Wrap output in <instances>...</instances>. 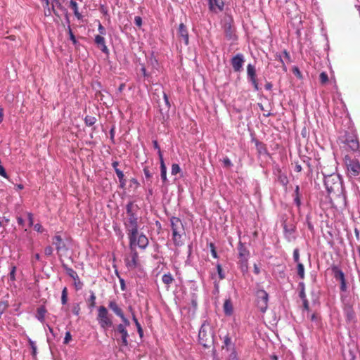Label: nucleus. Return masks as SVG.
Returning a JSON list of instances; mask_svg holds the SVG:
<instances>
[{
    "instance_id": "obj_1",
    "label": "nucleus",
    "mask_w": 360,
    "mask_h": 360,
    "mask_svg": "<svg viewBox=\"0 0 360 360\" xmlns=\"http://www.w3.org/2000/svg\"><path fill=\"white\" fill-rule=\"evenodd\" d=\"M324 185L329 194H334L342 203L346 205L345 189L340 176L337 174H332L324 176Z\"/></svg>"
},
{
    "instance_id": "obj_2",
    "label": "nucleus",
    "mask_w": 360,
    "mask_h": 360,
    "mask_svg": "<svg viewBox=\"0 0 360 360\" xmlns=\"http://www.w3.org/2000/svg\"><path fill=\"white\" fill-rule=\"evenodd\" d=\"M138 206L133 202H129L126 205V216L123 224L127 236L134 235L139 231V217L137 215Z\"/></svg>"
},
{
    "instance_id": "obj_3",
    "label": "nucleus",
    "mask_w": 360,
    "mask_h": 360,
    "mask_svg": "<svg viewBox=\"0 0 360 360\" xmlns=\"http://www.w3.org/2000/svg\"><path fill=\"white\" fill-rule=\"evenodd\" d=\"M213 330L207 321H205L199 330L198 338L200 343L205 347H207L209 343L213 340Z\"/></svg>"
},
{
    "instance_id": "obj_4",
    "label": "nucleus",
    "mask_w": 360,
    "mask_h": 360,
    "mask_svg": "<svg viewBox=\"0 0 360 360\" xmlns=\"http://www.w3.org/2000/svg\"><path fill=\"white\" fill-rule=\"evenodd\" d=\"M128 238L131 250H134L135 246H138L139 248L144 250L148 245L149 241L148 238L143 233H139V231L132 236L129 235Z\"/></svg>"
},
{
    "instance_id": "obj_5",
    "label": "nucleus",
    "mask_w": 360,
    "mask_h": 360,
    "mask_svg": "<svg viewBox=\"0 0 360 360\" xmlns=\"http://www.w3.org/2000/svg\"><path fill=\"white\" fill-rule=\"evenodd\" d=\"M97 321L100 327L106 330L112 326V321L110 318L108 309L104 306H100L98 308Z\"/></svg>"
},
{
    "instance_id": "obj_6",
    "label": "nucleus",
    "mask_w": 360,
    "mask_h": 360,
    "mask_svg": "<svg viewBox=\"0 0 360 360\" xmlns=\"http://www.w3.org/2000/svg\"><path fill=\"white\" fill-rule=\"evenodd\" d=\"M269 295L264 290H258L256 292L257 307L262 312H265L268 307Z\"/></svg>"
},
{
    "instance_id": "obj_7",
    "label": "nucleus",
    "mask_w": 360,
    "mask_h": 360,
    "mask_svg": "<svg viewBox=\"0 0 360 360\" xmlns=\"http://www.w3.org/2000/svg\"><path fill=\"white\" fill-rule=\"evenodd\" d=\"M115 333V335H117V334L120 335L122 345L124 346V347H127L129 345L128 338L129 337V335L128 333L127 328H125L124 326H122V325L118 324L116 326Z\"/></svg>"
},
{
    "instance_id": "obj_8",
    "label": "nucleus",
    "mask_w": 360,
    "mask_h": 360,
    "mask_svg": "<svg viewBox=\"0 0 360 360\" xmlns=\"http://www.w3.org/2000/svg\"><path fill=\"white\" fill-rule=\"evenodd\" d=\"M245 63V58L242 53H237L231 60V65L235 72H240Z\"/></svg>"
},
{
    "instance_id": "obj_9",
    "label": "nucleus",
    "mask_w": 360,
    "mask_h": 360,
    "mask_svg": "<svg viewBox=\"0 0 360 360\" xmlns=\"http://www.w3.org/2000/svg\"><path fill=\"white\" fill-rule=\"evenodd\" d=\"M247 75L248 79L253 85L255 89L257 91L259 89V86L256 79V70L255 66L252 64H248L247 66Z\"/></svg>"
},
{
    "instance_id": "obj_10",
    "label": "nucleus",
    "mask_w": 360,
    "mask_h": 360,
    "mask_svg": "<svg viewBox=\"0 0 360 360\" xmlns=\"http://www.w3.org/2000/svg\"><path fill=\"white\" fill-rule=\"evenodd\" d=\"M138 252L132 249L130 256L125 259V264L129 269H134L137 266Z\"/></svg>"
},
{
    "instance_id": "obj_11",
    "label": "nucleus",
    "mask_w": 360,
    "mask_h": 360,
    "mask_svg": "<svg viewBox=\"0 0 360 360\" xmlns=\"http://www.w3.org/2000/svg\"><path fill=\"white\" fill-rule=\"evenodd\" d=\"M347 170L350 176H357L360 174V163L352 160L347 164Z\"/></svg>"
},
{
    "instance_id": "obj_12",
    "label": "nucleus",
    "mask_w": 360,
    "mask_h": 360,
    "mask_svg": "<svg viewBox=\"0 0 360 360\" xmlns=\"http://www.w3.org/2000/svg\"><path fill=\"white\" fill-rule=\"evenodd\" d=\"M345 143L352 151H357L359 148V141L354 135L347 136L345 140Z\"/></svg>"
},
{
    "instance_id": "obj_13",
    "label": "nucleus",
    "mask_w": 360,
    "mask_h": 360,
    "mask_svg": "<svg viewBox=\"0 0 360 360\" xmlns=\"http://www.w3.org/2000/svg\"><path fill=\"white\" fill-rule=\"evenodd\" d=\"M171 228L172 231V233H179V232H184V228L182 221L180 219L172 217L170 219Z\"/></svg>"
},
{
    "instance_id": "obj_14",
    "label": "nucleus",
    "mask_w": 360,
    "mask_h": 360,
    "mask_svg": "<svg viewBox=\"0 0 360 360\" xmlns=\"http://www.w3.org/2000/svg\"><path fill=\"white\" fill-rule=\"evenodd\" d=\"M209 8L212 12L217 13L224 9V1L222 0H207Z\"/></svg>"
},
{
    "instance_id": "obj_15",
    "label": "nucleus",
    "mask_w": 360,
    "mask_h": 360,
    "mask_svg": "<svg viewBox=\"0 0 360 360\" xmlns=\"http://www.w3.org/2000/svg\"><path fill=\"white\" fill-rule=\"evenodd\" d=\"M108 307L116 316L120 318L124 314L122 309L117 304L115 300L109 301Z\"/></svg>"
},
{
    "instance_id": "obj_16",
    "label": "nucleus",
    "mask_w": 360,
    "mask_h": 360,
    "mask_svg": "<svg viewBox=\"0 0 360 360\" xmlns=\"http://www.w3.org/2000/svg\"><path fill=\"white\" fill-rule=\"evenodd\" d=\"M285 237L288 242H291L295 239L294 235L295 231V227L292 225L288 226L286 224L283 226Z\"/></svg>"
},
{
    "instance_id": "obj_17",
    "label": "nucleus",
    "mask_w": 360,
    "mask_h": 360,
    "mask_svg": "<svg viewBox=\"0 0 360 360\" xmlns=\"http://www.w3.org/2000/svg\"><path fill=\"white\" fill-rule=\"evenodd\" d=\"M95 44L98 48L104 53H108V49L105 45V40L101 35H96L94 39Z\"/></svg>"
},
{
    "instance_id": "obj_18",
    "label": "nucleus",
    "mask_w": 360,
    "mask_h": 360,
    "mask_svg": "<svg viewBox=\"0 0 360 360\" xmlns=\"http://www.w3.org/2000/svg\"><path fill=\"white\" fill-rule=\"evenodd\" d=\"M53 244L56 245V250L58 252L66 251L67 248L62 238L59 235H56L53 238Z\"/></svg>"
},
{
    "instance_id": "obj_19",
    "label": "nucleus",
    "mask_w": 360,
    "mask_h": 360,
    "mask_svg": "<svg viewBox=\"0 0 360 360\" xmlns=\"http://www.w3.org/2000/svg\"><path fill=\"white\" fill-rule=\"evenodd\" d=\"M238 256L239 259H248L250 256L249 250L246 248V247L241 243H238Z\"/></svg>"
},
{
    "instance_id": "obj_20",
    "label": "nucleus",
    "mask_w": 360,
    "mask_h": 360,
    "mask_svg": "<svg viewBox=\"0 0 360 360\" xmlns=\"http://www.w3.org/2000/svg\"><path fill=\"white\" fill-rule=\"evenodd\" d=\"M235 349V345L232 342L231 338L229 334L226 335L223 338L222 349L230 351Z\"/></svg>"
},
{
    "instance_id": "obj_21",
    "label": "nucleus",
    "mask_w": 360,
    "mask_h": 360,
    "mask_svg": "<svg viewBox=\"0 0 360 360\" xmlns=\"http://www.w3.org/2000/svg\"><path fill=\"white\" fill-rule=\"evenodd\" d=\"M179 37H181L183 40L184 41V43L186 45L188 44L189 38H188V30L186 29V27L184 23H181L179 27Z\"/></svg>"
},
{
    "instance_id": "obj_22",
    "label": "nucleus",
    "mask_w": 360,
    "mask_h": 360,
    "mask_svg": "<svg viewBox=\"0 0 360 360\" xmlns=\"http://www.w3.org/2000/svg\"><path fill=\"white\" fill-rule=\"evenodd\" d=\"M332 272L334 275V278L336 280H339L340 282L345 280V274L343 271L339 268V266L336 265H333L331 267Z\"/></svg>"
},
{
    "instance_id": "obj_23",
    "label": "nucleus",
    "mask_w": 360,
    "mask_h": 360,
    "mask_svg": "<svg viewBox=\"0 0 360 360\" xmlns=\"http://www.w3.org/2000/svg\"><path fill=\"white\" fill-rule=\"evenodd\" d=\"M224 312L226 316H231L233 314V308L230 299H226L223 305Z\"/></svg>"
},
{
    "instance_id": "obj_24",
    "label": "nucleus",
    "mask_w": 360,
    "mask_h": 360,
    "mask_svg": "<svg viewBox=\"0 0 360 360\" xmlns=\"http://www.w3.org/2000/svg\"><path fill=\"white\" fill-rule=\"evenodd\" d=\"M183 233H184V232L172 233V240L175 246L179 247L184 245V241L182 240Z\"/></svg>"
},
{
    "instance_id": "obj_25",
    "label": "nucleus",
    "mask_w": 360,
    "mask_h": 360,
    "mask_svg": "<svg viewBox=\"0 0 360 360\" xmlns=\"http://www.w3.org/2000/svg\"><path fill=\"white\" fill-rule=\"evenodd\" d=\"M224 29L226 37L229 39H233L234 38L235 34L231 23H225L224 25Z\"/></svg>"
},
{
    "instance_id": "obj_26",
    "label": "nucleus",
    "mask_w": 360,
    "mask_h": 360,
    "mask_svg": "<svg viewBox=\"0 0 360 360\" xmlns=\"http://www.w3.org/2000/svg\"><path fill=\"white\" fill-rule=\"evenodd\" d=\"M129 310L131 311V318H132L134 323H135V326H136L137 332H138L139 336L141 338L143 335V331L142 327H141L140 323L139 322L138 319H136V315L134 314V311H132L131 307H129Z\"/></svg>"
},
{
    "instance_id": "obj_27",
    "label": "nucleus",
    "mask_w": 360,
    "mask_h": 360,
    "mask_svg": "<svg viewBox=\"0 0 360 360\" xmlns=\"http://www.w3.org/2000/svg\"><path fill=\"white\" fill-rule=\"evenodd\" d=\"M46 313V310L45 307L43 306L39 307L37 310V315H36L37 319L39 321L43 323L44 321V317H45Z\"/></svg>"
},
{
    "instance_id": "obj_28",
    "label": "nucleus",
    "mask_w": 360,
    "mask_h": 360,
    "mask_svg": "<svg viewBox=\"0 0 360 360\" xmlns=\"http://www.w3.org/2000/svg\"><path fill=\"white\" fill-rule=\"evenodd\" d=\"M116 174L119 179L120 187L124 188L126 186V179H124V174L120 169H116Z\"/></svg>"
},
{
    "instance_id": "obj_29",
    "label": "nucleus",
    "mask_w": 360,
    "mask_h": 360,
    "mask_svg": "<svg viewBox=\"0 0 360 360\" xmlns=\"http://www.w3.org/2000/svg\"><path fill=\"white\" fill-rule=\"evenodd\" d=\"M70 6L71 8L73 10L75 17L79 20L81 19L82 18V15L78 11L77 2L74 0H71L70 2Z\"/></svg>"
},
{
    "instance_id": "obj_30",
    "label": "nucleus",
    "mask_w": 360,
    "mask_h": 360,
    "mask_svg": "<svg viewBox=\"0 0 360 360\" xmlns=\"http://www.w3.org/2000/svg\"><path fill=\"white\" fill-rule=\"evenodd\" d=\"M162 282L167 285V289L169 287V285L173 282L174 278L170 273L165 274L162 277Z\"/></svg>"
},
{
    "instance_id": "obj_31",
    "label": "nucleus",
    "mask_w": 360,
    "mask_h": 360,
    "mask_svg": "<svg viewBox=\"0 0 360 360\" xmlns=\"http://www.w3.org/2000/svg\"><path fill=\"white\" fill-rule=\"evenodd\" d=\"M64 268L66 271V273L70 277L72 278L74 281H76L77 280H78V275L77 274V272L73 270L72 269L70 268V267H68L66 266H64Z\"/></svg>"
},
{
    "instance_id": "obj_32",
    "label": "nucleus",
    "mask_w": 360,
    "mask_h": 360,
    "mask_svg": "<svg viewBox=\"0 0 360 360\" xmlns=\"http://www.w3.org/2000/svg\"><path fill=\"white\" fill-rule=\"evenodd\" d=\"M248 259H239V266L241 271L245 274L248 271Z\"/></svg>"
},
{
    "instance_id": "obj_33",
    "label": "nucleus",
    "mask_w": 360,
    "mask_h": 360,
    "mask_svg": "<svg viewBox=\"0 0 360 360\" xmlns=\"http://www.w3.org/2000/svg\"><path fill=\"white\" fill-rule=\"evenodd\" d=\"M96 295L94 294V292L93 291H91V295L89 297V298L88 299L87 302H88V304H89V307L90 309H92L94 307H95L96 306Z\"/></svg>"
},
{
    "instance_id": "obj_34",
    "label": "nucleus",
    "mask_w": 360,
    "mask_h": 360,
    "mask_svg": "<svg viewBox=\"0 0 360 360\" xmlns=\"http://www.w3.org/2000/svg\"><path fill=\"white\" fill-rule=\"evenodd\" d=\"M160 176L164 182L167 181V168L165 162L160 165Z\"/></svg>"
},
{
    "instance_id": "obj_35",
    "label": "nucleus",
    "mask_w": 360,
    "mask_h": 360,
    "mask_svg": "<svg viewBox=\"0 0 360 360\" xmlns=\"http://www.w3.org/2000/svg\"><path fill=\"white\" fill-rule=\"evenodd\" d=\"M297 274L301 279L304 278V267L302 263H298L297 266Z\"/></svg>"
},
{
    "instance_id": "obj_36",
    "label": "nucleus",
    "mask_w": 360,
    "mask_h": 360,
    "mask_svg": "<svg viewBox=\"0 0 360 360\" xmlns=\"http://www.w3.org/2000/svg\"><path fill=\"white\" fill-rule=\"evenodd\" d=\"M300 290L299 293V296L301 299L307 298L306 294H305V286L304 283L303 282H300L298 285Z\"/></svg>"
},
{
    "instance_id": "obj_37",
    "label": "nucleus",
    "mask_w": 360,
    "mask_h": 360,
    "mask_svg": "<svg viewBox=\"0 0 360 360\" xmlns=\"http://www.w3.org/2000/svg\"><path fill=\"white\" fill-rule=\"evenodd\" d=\"M96 121V117H92V116H86V117L84 119L85 124L89 127L94 125L95 124Z\"/></svg>"
},
{
    "instance_id": "obj_38",
    "label": "nucleus",
    "mask_w": 360,
    "mask_h": 360,
    "mask_svg": "<svg viewBox=\"0 0 360 360\" xmlns=\"http://www.w3.org/2000/svg\"><path fill=\"white\" fill-rule=\"evenodd\" d=\"M68 302V290L67 288L65 287L61 293V303L62 304H65Z\"/></svg>"
},
{
    "instance_id": "obj_39",
    "label": "nucleus",
    "mask_w": 360,
    "mask_h": 360,
    "mask_svg": "<svg viewBox=\"0 0 360 360\" xmlns=\"http://www.w3.org/2000/svg\"><path fill=\"white\" fill-rule=\"evenodd\" d=\"M217 274H218L219 279L222 280V279L225 278V274L223 271L221 265L219 263L217 264Z\"/></svg>"
},
{
    "instance_id": "obj_40",
    "label": "nucleus",
    "mask_w": 360,
    "mask_h": 360,
    "mask_svg": "<svg viewBox=\"0 0 360 360\" xmlns=\"http://www.w3.org/2000/svg\"><path fill=\"white\" fill-rule=\"evenodd\" d=\"M181 171L180 167L178 164H172L171 173L172 175H176Z\"/></svg>"
},
{
    "instance_id": "obj_41",
    "label": "nucleus",
    "mask_w": 360,
    "mask_h": 360,
    "mask_svg": "<svg viewBox=\"0 0 360 360\" xmlns=\"http://www.w3.org/2000/svg\"><path fill=\"white\" fill-rule=\"evenodd\" d=\"M28 342H29V345L32 350V355L35 356L37 354V346H36L35 342L33 340H32L30 338H28Z\"/></svg>"
},
{
    "instance_id": "obj_42",
    "label": "nucleus",
    "mask_w": 360,
    "mask_h": 360,
    "mask_svg": "<svg viewBox=\"0 0 360 360\" xmlns=\"http://www.w3.org/2000/svg\"><path fill=\"white\" fill-rule=\"evenodd\" d=\"M229 352L230 354L228 356L227 360H238V355L235 349H233V350H230Z\"/></svg>"
},
{
    "instance_id": "obj_43",
    "label": "nucleus",
    "mask_w": 360,
    "mask_h": 360,
    "mask_svg": "<svg viewBox=\"0 0 360 360\" xmlns=\"http://www.w3.org/2000/svg\"><path fill=\"white\" fill-rule=\"evenodd\" d=\"M321 84H326L328 80V75L325 72H322L319 76Z\"/></svg>"
},
{
    "instance_id": "obj_44",
    "label": "nucleus",
    "mask_w": 360,
    "mask_h": 360,
    "mask_svg": "<svg viewBox=\"0 0 360 360\" xmlns=\"http://www.w3.org/2000/svg\"><path fill=\"white\" fill-rule=\"evenodd\" d=\"M72 313L76 315V316H79V313H80V307H79V304L78 303H76L73 306H72Z\"/></svg>"
},
{
    "instance_id": "obj_45",
    "label": "nucleus",
    "mask_w": 360,
    "mask_h": 360,
    "mask_svg": "<svg viewBox=\"0 0 360 360\" xmlns=\"http://www.w3.org/2000/svg\"><path fill=\"white\" fill-rule=\"evenodd\" d=\"M122 323H120V325H122V326H124L125 328H127L130 326V322L129 319L124 316V314L120 317Z\"/></svg>"
},
{
    "instance_id": "obj_46",
    "label": "nucleus",
    "mask_w": 360,
    "mask_h": 360,
    "mask_svg": "<svg viewBox=\"0 0 360 360\" xmlns=\"http://www.w3.org/2000/svg\"><path fill=\"white\" fill-rule=\"evenodd\" d=\"M293 259L297 264L300 263V253H299V250L297 248L295 249L293 251Z\"/></svg>"
},
{
    "instance_id": "obj_47",
    "label": "nucleus",
    "mask_w": 360,
    "mask_h": 360,
    "mask_svg": "<svg viewBox=\"0 0 360 360\" xmlns=\"http://www.w3.org/2000/svg\"><path fill=\"white\" fill-rule=\"evenodd\" d=\"M72 340V335L70 334V332L69 331H67L65 333V338H64V341H63V343L64 344H68L69 342Z\"/></svg>"
},
{
    "instance_id": "obj_48",
    "label": "nucleus",
    "mask_w": 360,
    "mask_h": 360,
    "mask_svg": "<svg viewBox=\"0 0 360 360\" xmlns=\"http://www.w3.org/2000/svg\"><path fill=\"white\" fill-rule=\"evenodd\" d=\"M68 32L70 35V39L73 42L74 44H75L77 43V40L70 26L68 27Z\"/></svg>"
},
{
    "instance_id": "obj_49",
    "label": "nucleus",
    "mask_w": 360,
    "mask_h": 360,
    "mask_svg": "<svg viewBox=\"0 0 360 360\" xmlns=\"http://www.w3.org/2000/svg\"><path fill=\"white\" fill-rule=\"evenodd\" d=\"M0 176L4 177L6 179H8L7 173H6L4 167L1 165V164L0 165Z\"/></svg>"
},
{
    "instance_id": "obj_50",
    "label": "nucleus",
    "mask_w": 360,
    "mask_h": 360,
    "mask_svg": "<svg viewBox=\"0 0 360 360\" xmlns=\"http://www.w3.org/2000/svg\"><path fill=\"white\" fill-rule=\"evenodd\" d=\"M53 248L51 246H47L44 249V253L47 256H51L53 254Z\"/></svg>"
},
{
    "instance_id": "obj_51",
    "label": "nucleus",
    "mask_w": 360,
    "mask_h": 360,
    "mask_svg": "<svg viewBox=\"0 0 360 360\" xmlns=\"http://www.w3.org/2000/svg\"><path fill=\"white\" fill-rule=\"evenodd\" d=\"M98 30L100 33L99 35H105L106 32H105V29L104 28V27L101 24L99 23L98 25Z\"/></svg>"
},
{
    "instance_id": "obj_52",
    "label": "nucleus",
    "mask_w": 360,
    "mask_h": 360,
    "mask_svg": "<svg viewBox=\"0 0 360 360\" xmlns=\"http://www.w3.org/2000/svg\"><path fill=\"white\" fill-rule=\"evenodd\" d=\"M134 23L136 26L141 27L142 25V19L139 16H136L134 18Z\"/></svg>"
},
{
    "instance_id": "obj_53",
    "label": "nucleus",
    "mask_w": 360,
    "mask_h": 360,
    "mask_svg": "<svg viewBox=\"0 0 360 360\" xmlns=\"http://www.w3.org/2000/svg\"><path fill=\"white\" fill-rule=\"evenodd\" d=\"M75 286L77 288V290H80L83 286V283L80 281L79 277H78V280L75 281Z\"/></svg>"
},
{
    "instance_id": "obj_54",
    "label": "nucleus",
    "mask_w": 360,
    "mask_h": 360,
    "mask_svg": "<svg viewBox=\"0 0 360 360\" xmlns=\"http://www.w3.org/2000/svg\"><path fill=\"white\" fill-rule=\"evenodd\" d=\"M162 93H163V98H164V101H165V105H167V108H169L170 103L169 101L168 96H167L166 93H165V92H162Z\"/></svg>"
},
{
    "instance_id": "obj_55",
    "label": "nucleus",
    "mask_w": 360,
    "mask_h": 360,
    "mask_svg": "<svg viewBox=\"0 0 360 360\" xmlns=\"http://www.w3.org/2000/svg\"><path fill=\"white\" fill-rule=\"evenodd\" d=\"M302 302H303V307L304 309L306 310H309V302L307 300V298H304V299H302Z\"/></svg>"
},
{
    "instance_id": "obj_56",
    "label": "nucleus",
    "mask_w": 360,
    "mask_h": 360,
    "mask_svg": "<svg viewBox=\"0 0 360 360\" xmlns=\"http://www.w3.org/2000/svg\"><path fill=\"white\" fill-rule=\"evenodd\" d=\"M143 172L146 179H150L151 177V174L147 167L143 169Z\"/></svg>"
},
{
    "instance_id": "obj_57",
    "label": "nucleus",
    "mask_w": 360,
    "mask_h": 360,
    "mask_svg": "<svg viewBox=\"0 0 360 360\" xmlns=\"http://www.w3.org/2000/svg\"><path fill=\"white\" fill-rule=\"evenodd\" d=\"M15 266H13L12 267V269L9 274L10 275V278L12 281H14L15 280Z\"/></svg>"
},
{
    "instance_id": "obj_58",
    "label": "nucleus",
    "mask_w": 360,
    "mask_h": 360,
    "mask_svg": "<svg viewBox=\"0 0 360 360\" xmlns=\"http://www.w3.org/2000/svg\"><path fill=\"white\" fill-rule=\"evenodd\" d=\"M340 290L343 292L346 291L347 290V285H346V281H342L340 282Z\"/></svg>"
},
{
    "instance_id": "obj_59",
    "label": "nucleus",
    "mask_w": 360,
    "mask_h": 360,
    "mask_svg": "<svg viewBox=\"0 0 360 360\" xmlns=\"http://www.w3.org/2000/svg\"><path fill=\"white\" fill-rule=\"evenodd\" d=\"M223 162L225 166L230 167L232 165V163L229 158H226L224 159Z\"/></svg>"
},
{
    "instance_id": "obj_60",
    "label": "nucleus",
    "mask_w": 360,
    "mask_h": 360,
    "mask_svg": "<svg viewBox=\"0 0 360 360\" xmlns=\"http://www.w3.org/2000/svg\"><path fill=\"white\" fill-rule=\"evenodd\" d=\"M294 202L297 207H300L301 205L300 195H295Z\"/></svg>"
},
{
    "instance_id": "obj_61",
    "label": "nucleus",
    "mask_w": 360,
    "mask_h": 360,
    "mask_svg": "<svg viewBox=\"0 0 360 360\" xmlns=\"http://www.w3.org/2000/svg\"><path fill=\"white\" fill-rule=\"evenodd\" d=\"M34 229L35 231H38V232H42L43 231V228H42V226L39 224H36L34 226Z\"/></svg>"
},
{
    "instance_id": "obj_62",
    "label": "nucleus",
    "mask_w": 360,
    "mask_h": 360,
    "mask_svg": "<svg viewBox=\"0 0 360 360\" xmlns=\"http://www.w3.org/2000/svg\"><path fill=\"white\" fill-rule=\"evenodd\" d=\"M27 217H28V221H29L30 226H32L33 225V215L31 213H28Z\"/></svg>"
},
{
    "instance_id": "obj_63",
    "label": "nucleus",
    "mask_w": 360,
    "mask_h": 360,
    "mask_svg": "<svg viewBox=\"0 0 360 360\" xmlns=\"http://www.w3.org/2000/svg\"><path fill=\"white\" fill-rule=\"evenodd\" d=\"M283 55H284V57L286 59V60L288 62H290V56L289 53L285 50L283 51Z\"/></svg>"
},
{
    "instance_id": "obj_64",
    "label": "nucleus",
    "mask_w": 360,
    "mask_h": 360,
    "mask_svg": "<svg viewBox=\"0 0 360 360\" xmlns=\"http://www.w3.org/2000/svg\"><path fill=\"white\" fill-rule=\"evenodd\" d=\"M310 319L311 321H318L319 318L316 314H312L311 315Z\"/></svg>"
}]
</instances>
